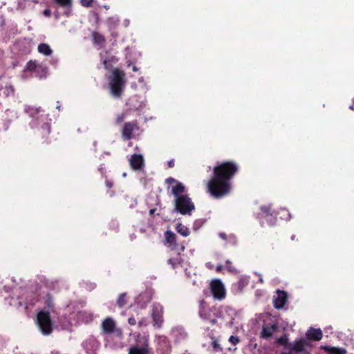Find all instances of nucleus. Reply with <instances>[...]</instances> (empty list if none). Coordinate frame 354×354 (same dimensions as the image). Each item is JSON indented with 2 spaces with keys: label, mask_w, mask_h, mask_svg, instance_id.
<instances>
[{
  "label": "nucleus",
  "mask_w": 354,
  "mask_h": 354,
  "mask_svg": "<svg viewBox=\"0 0 354 354\" xmlns=\"http://www.w3.org/2000/svg\"><path fill=\"white\" fill-rule=\"evenodd\" d=\"M210 289L214 299H223L226 296L225 287L220 279H214L210 283Z\"/></svg>",
  "instance_id": "6e6552de"
},
{
  "label": "nucleus",
  "mask_w": 354,
  "mask_h": 354,
  "mask_svg": "<svg viewBox=\"0 0 354 354\" xmlns=\"http://www.w3.org/2000/svg\"><path fill=\"white\" fill-rule=\"evenodd\" d=\"M179 262L177 259H169L167 260V263L169 265H171L173 268H175L176 265L178 264Z\"/></svg>",
  "instance_id": "c9c22d12"
},
{
  "label": "nucleus",
  "mask_w": 354,
  "mask_h": 354,
  "mask_svg": "<svg viewBox=\"0 0 354 354\" xmlns=\"http://www.w3.org/2000/svg\"><path fill=\"white\" fill-rule=\"evenodd\" d=\"M350 109H352V110H354L353 106H351Z\"/></svg>",
  "instance_id": "5fc2aeb1"
},
{
  "label": "nucleus",
  "mask_w": 354,
  "mask_h": 354,
  "mask_svg": "<svg viewBox=\"0 0 354 354\" xmlns=\"http://www.w3.org/2000/svg\"><path fill=\"white\" fill-rule=\"evenodd\" d=\"M138 326H139V327L142 326V322H141V321L139 322H138Z\"/></svg>",
  "instance_id": "8fccbe9b"
},
{
  "label": "nucleus",
  "mask_w": 354,
  "mask_h": 354,
  "mask_svg": "<svg viewBox=\"0 0 354 354\" xmlns=\"http://www.w3.org/2000/svg\"><path fill=\"white\" fill-rule=\"evenodd\" d=\"M219 236L223 239H227V236H226V234L225 233H220Z\"/></svg>",
  "instance_id": "c03bdc74"
},
{
  "label": "nucleus",
  "mask_w": 354,
  "mask_h": 354,
  "mask_svg": "<svg viewBox=\"0 0 354 354\" xmlns=\"http://www.w3.org/2000/svg\"><path fill=\"white\" fill-rule=\"evenodd\" d=\"M19 306H22V305H23L22 302H21V301H19Z\"/></svg>",
  "instance_id": "864d4df0"
},
{
  "label": "nucleus",
  "mask_w": 354,
  "mask_h": 354,
  "mask_svg": "<svg viewBox=\"0 0 354 354\" xmlns=\"http://www.w3.org/2000/svg\"><path fill=\"white\" fill-rule=\"evenodd\" d=\"M154 212H155V209H150V211H149V214H150L151 215H152V214H153Z\"/></svg>",
  "instance_id": "09e8293b"
},
{
  "label": "nucleus",
  "mask_w": 354,
  "mask_h": 354,
  "mask_svg": "<svg viewBox=\"0 0 354 354\" xmlns=\"http://www.w3.org/2000/svg\"><path fill=\"white\" fill-rule=\"evenodd\" d=\"M171 351L170 344L166 337H159L158 339L157 353L159 354H169Z\"/></svg>",
  "instance_id": "f8f14e48"
},
{
  "label": "nucleus",
  "mask_w": 354,
  "mask_h": 354,
  "mask_svg": "<svg viewBox=\"0 0 354 354\" xmlns=\"http://www.w3.org/2000/svg\"><path fill=\"white\" fill-rule=\"evenodd\" d=\"M131 167L134 170H141L144 166V159L142 155L134 153L129 159Z\"/></svg>",
  "instance_id": "4468645a"
},
{
  "label": "nucleus",
  "mask_w": 354,
  "mask_h": 354,
  "mask_svg": "<svg viewBox=\"0 0 354 354\" xmlns=\"http://www.w3.org/2000/svg\"><path fill=\"white\" fill-rule=\"evenodd\" d=\"M92 38L94 44L98 45L102 47L106 41L105 37L99 33L98 32L94 31L92 32Z\"/></svg>",
  "instance_id": "aec40b11"
},
{
  "label": "nucleus",
  "mask_w": 354,
  "mask_h": 354,
  "mask_svg": "<svg viewBox=\"0 0 354 354\" xmlns=\"http://www.w3.org/2000/svg\"><path fill=\"white\" fill-rule=\"evenodd\" d=\"M128 323L131 326H134L136 324V320L133 317H131L128 319Z\"/></svg>",
  "instance_id": "4c0bfd02"
},
{
  "label": "nucleus",
  "mask_w": 354,
  "mask_h": 354,
  "mask_svg": "<svg viewBox=\"0 0 354 354\" xmlns=\"http://www.w3.org/2000/svg\"><path fill=\"white\" fill-rule=\"evenodd\" d=\"M212 346L214 349V351H215V352H221L223 351V348H221L218 340H216V339H214L212 341Z\"/></svg>",
  "instance_id": "c85d7f7f"
},
{
  "label": "nucleus",
  "mask_w": 354,
  "mask_h": 354,
  "mask_svg": "<svg viewBox=\"0 0 354 354\" xmlns=\"http://www.w3.org/2000/svg\"><path fill=\"white\" fill-rule=\"evenodd\" d=\"M185 191L186 188L185 185L178 181L171 188V194L175 196V198L180 196H185Z\"/></svg>",
  "instance_id": "a211bd4d"
},
{
  "label": "nucleus",
  "mask_w": 354,
  "mask_h": 354,
  "mask_svg": "<svg viewBox=\"0 0 354 354\" xmlns=\"http://www.w3.org/2000/svg\"><path fill=\"white\" fill-rule=\"evenodd\" d=\"M291 239H292V241H294V240L295 239V235H292V236H291Z\"/></svg>",
  "instance_id": "3c124183"
},
{
  "label": "nucleus",
  "mask_w": 354,
  "mask_h": 354,
  "mask_svg": "<svg viewBox=\"0 0 354 354\" xmlns=\"http://www.w3.org/2000/svg\"><path fill=\"white\" fill-rule=\"evenodd\" d=\"M133 71L134 72H136V71H138V68L136 66H133Z\"/></svg>",
  "instance_id": "de8ad7c7"
},
{
  "label": "nucleus",
  "mask_w": 354,
  "mask_h": 354,
  "mask_svg": "<svg viewBox=\"0 0 354 354\" xmlns=\"http://www.w3.org/2000/svg\"><path fill=\"white\" fill-rule=\"evenodd\" d=\"M177 182L178 181L176 179H174V178H171V177L168 178L165 180V183L168 184V185L174 184V183L176 184Z\"/></svg>",
  "instance_id": "e433bc0d"
},
{
  "label": "nucleus",
  "mask_w": 354,
  "mask_h": 354,
  "mask_svg": "<svg viewBox=\"0 0 354 354\" xmlns=\"http://www.w3.org/2000/svg\"><path fill=\"white\" fill-rule=\"evenodd\" d=\"M198 314L201 319L215 325L217 322V309L215 306L209 307L204 299L199 302Z\"/></svg>",
  "instance_id": "423d86ee"
},
{
  "label": "nucleus",
  "mask_w": 354,
  "mask_h": 354,
  "mask_svg": "<svg viewBox=\"0 0 354 354\" xmlns=\"http://www.w3.org/2000/svg\"><path fill=\"white\" fill-rule=\"evenodd\" d=\"M281 354H292V353L291 352H290V353L282 352Z\"/></svg>",
  "instance_id": "603ef678"
},
{
  "label": "nucleus",
  "mask_w": 354,
  "mask_h": 354,
  "mask_svg": "<svg viewBox=\"0 0 354 354\" xmlns=\"http://www.w3.org/2000/svg\"><path fill=\"white\" fill-rule=\"evenodd\" d=\"M261 211L265 217L272 216L274 211L270 205H263L261 207Z\"/></svg>",
  "instance_id": "a878e982"
},
{
  "label": "nucleus",
  "mask_w": 354,
  "mask_h": 354,
  "mask_svg": "<svg viewBox=\"0 0 354 354\" xmlns=\"http://www.w3.org/2000/svg\"><path fill=\"white\" fill-rule=\"evenodd\" d=\"M276 342L278 344H280L288 348V345L290 343L288 342V338L286 335H284L283 336L277 338Z\"/></svg>",
  "instance_id": "bb28decb"
},
{
  "label": "nucleus",
  "mask_w": 354,
  "mask_h": 354,
  "mask_svg": "<svg viewBox=\"0 0 354 354\" xmlns=\"http://www.w3.org/2000/svg\"><path fill=\"white\" fill-rule=\"evenodd\" d=\"M41 129L44 135L48 136L50 133V125L48 123L43 124Z\"/></svg>",
  "instance_id": "c756f323"
},
{
  "label": "nucleus",
  "mask_w": 354,
  "mask_h": 354,
  "mask_svg": "<svg viewBox=\"0 0 354 354\" xmlns=\"http://www.w3.org/2000/svg\"><path fill=\"white\" fill-rule=\"evenodd\" d=\"M194 209V203L188 195L178 196L174 200L175 211L183 215H190Z\"/></svg>",
  "instance_id": "39448f33"
},
{
  "label": "nucleus",
  "mask_w": 354,
  "mask_h": 354,
  "mask_svg": "<svg viewBox=\"0 0 354 354\" xmlns=\"http://www.w3.org/2000/svg\"><path fill=\"white\" fill-rule=\"evenodd\" d=\"M105 184H106V186L109 189L111 188L113 185V183L111 181H109L108 180H106Z\"/></svg>",
  "instance_id": "a19ab883"
},
{
  "label": "nucleus",
  "mask_w": 354,
  "mask_h": 354,
  "mask_svg": "<svg viewBox=\"0 0 354 354\" xmlns=\"http://www.w3.org/2000/svg\"><path fill=\"white\" fill-rule=\"evenodd\" d=\"M28 297H30V299L27 300L24 304L26 309H28L29 306H34L37 301L33 292H30Z\"/></svg>",
  "instance_id": "cd10ccee"
},
{
  "label": "nucleus",
  "mask_w": 354,
  "mask_h": 354,
  "mask_svg": "<svg viewBox=\"0 0 354 354\" xmlns=\"http://www.w3.org/2000/svg\"><path fill=\"white\" fill-rule=\"evenodd\" d=\"M152 318L154 322V326L160 327L162 323V307L160 304H155L152 309Z\"/></svg>",
  "instance_id": "ddd939ff"
},
{
  "label": "nucleus",
  "mask_w": 354,
  "mask_h": 354,
  "mask_svg": "<svg viewBox=\"0 0 354 354\" xmlns=\"http://www.w3.org/2000/svg\"><path fill=\"white\" fill-rule=\"evenodd\" d=\"M25 71L30 72H39V71H41L44 73H45L46 68L41 65L37 64L36 62L30 60L26 64Z\"/></svg>",
  "instance_id": "6ab92c4d"
},
{
  "label": "nucleus",
  "mask_w": 354,
  "mask_h": 354,
  "mask_svg": "<svg viewBox=\"0 0 354 354\" xmlns=\"http://www.w3.org/2000/svg\"><path fill=\"white\" fill-rule=\"evenodd\" d=\"M229 341L230 342H231L233 345H236L239 342H240V339L238 337H235V336H230V339H229Z\"/></svg>",
  "instance_id": "f704fd0d"
},
{
  "label": "nucleus",
  "mask_w": 354,
  "mask_h": 354,
  "mask_svg": "<svg viewBox=\"0 0 354 354\" xmlns=\"http://www.w3.org/2000/svg\"><path fill=\"white\" fill-rule=\"evenodd\" d=\"M308 345L309 344L307 340L304 338H301L295 341L294 343L289 344L288 349L297 353L308 354V353L305 351V346Z\"/></svg>",
  "instance_id": "9d476101"
},
{
  "label": "nucleus",
  "mask_w": 354,
  "mask_h": 354,
  "mask_svg": "<svg viewBox=\"0 0 354 354\" xmlns=\"http://www.w3.org/2000/svg\"><path fill=\"white\" fill-rule=\"evenodd\" d=\"M43 14L45 17H50L51 16V11L49 9H45Z\"/></svg>",
  "instance_id": "ea45409f"
},
{
  "label": "nucleus",
  "mask_w": 354,
  "mask_h": 354,
  "mask_svg": "<svg viewBox=\"0 0 354 354\" xmlns=\"http://www.w3.org/2000/svg\"><path fill=\"white\" fill-rule=\"evenodd\" d=\"M277 296L274 298L273 305L276 309H281L283 308L288 301V294L284 290L277 291Z\"/></svg>",
  "instance_id": "9b49d317"
},
{
  "label": "nucleus",
  "mask_w": 354,
  "mask_h": 354,
  "mask_svg": "<svg viewBox=\"0 0 354 354\" xmlns=\"http://www.w3.org/2000/svg\"><path fill=\"white\" fill-rule=\"evenodd\" d=\"M326 351H328L330 354H346V351L344 348L337 347H324Z\"/></svg>",
  "instance_id": "5701e85b"
},
{
  "label": "nucleus",
  "mask_w": 354,
  "mask_h": 354,
  "mask_svg": "<svg viewBox=\"0 0 354 354\" xmlns=\"http://www.w3.org/2000/svg\"><path fill=\"white\" fill-rule=\"evenodd\" d=\"M185 250V247L182 246V250L183 251Z\"/></svg>",
  "instance_id": "6e6d98bb"
},
{
  "label": "nucleus",
  "mask_w": 354,
  "mask_h": 354,
  "mask_svg": "<svg viewBox=\"0 0 354 354\" xmlns=\"http://www.w3.org/2000/svg\"><path fill=\"white\" fill-rule=\"evenodd\" d=\"M223 269V266L222 265H218L216 268V271L217 272H221Z\"/></svg>",
  "instance_id": "79ce46f5"
},
{
  "label": "nucleus",
  "mask_w": 354,
  "mask_h": 354,
  "mask_svg": "<svg viewBox=\"0 0 354 354\" xmlns=\"http://www.w3.org/2000/svg\"><path fill=\"white\" fill-rule=\"evenodd\" d=\"M125 118H126L125 113H122L121 114L118 115V116L116 118V121H115L116 124H121L124 120Z\"/></svg>",
  "instance_id": "473e14b6"
},
{
  "label": "nucleus",
  "mask_w": 354,
  "mask_h": 354,
  "mask_svg": "<svg viewBox=\"0 0 354 354\" xmlns=\"http://www.w3.org/2000/svg\"><path fill=\"white\" fill-rule=\"evenodd\" d=\"M46 305L49 309L53 310L54 303L51 297L47 298V299L46 300Z\"/></svg>",
  "instance_id": "72a5a7b5"
},
{
  "label": "nucleus",
  "mask_w": 354,
  "mask_h": 354,
  "mask_svg": "<svg viewBox=\"0 0 354 354\" xmlns=\"http://www.w3.org/2000/svg\"><path fill=\"white\" fill-rule=\"evenodd\" d=\"M239 170L234 160L218 162L213 169L212 176L207 183V190L214 198L227 196L232 190V180Z\"/></svg>",
  "instance_id": "f257e3e1"
},
{
  "label": "nucleus",
  "mask_w": 354,
  "mask_h": 354,
  "mask_svg": "<svg viewBox=\"0 0 354 354\" xmlns=\"http://www.w3.org/2000/svg\"><path fill=\"white\" fill-rule=\"evenodd\" d=\"M127 293L124 292L120 295L117 300V305L119 308L124 307L127 304Z\"/></svg>",
  "instance_id": "b1692460"
},
{
  "label": "nucleus",
  "mask_w": 354,
  "mask_h": 354,
  "mask_svg": "<svg viewBox=\"0 0 354 354\" xmlns=\"http://www.w3.org/2000/svg\"><path fill=\"white\" fill-rule=\"evenodd\" d=\"M175 228L176 232L184 237H187L190 234L189 228L182 223L176 224Z\"/></svg>",
  "instance_id": "412c9836"
},
{
  "label": "nucleus",
  "mask_w": 354,
  "mask_h": 354,
  "mask_svg": "<svg viewBox=\"0 0 354 354\" xmlns=\"http://www.w3.org/2000/svg\"><path fill=\"white\" fill-rule=\"evenodd\" d=\"M168 165L169 167H174V160H170L169 162H168Z\"/></svg>",
  "instance_id": "37998d69"
},
{
  "label": "nucleus",
  "mask_w": 354,
  "mask_h": 354,
  "mask_svg": "<svg viewBox=\"0 0 354 354\" xmlns=\"http://www.w3.org/2000/svg\"><path fill=\"white\" fill-rule=\"evenodd\" d=\"M125 73L123 71L114 68L109 77V88L111 93L115 97H120L125 86Z\"/></svg>",
  "instance_id": "f03ea898"
},
{
  "label": "nucleus",
  "mask_w": 354,
  "mask_h": 354,
  "mask_svg": "<svg viewBox=\"0 0 354 354\" xmlns=\"http://www.w3.org/2000/svg\"><path fill=\"white\" fill-rule=\"evenodd\" d=\"M138 129V123L136 120L127 122L124 124L122 130V137L124 140H129L133 138V132Z\"/></svg>",
  "instance_id": "1a4fd4ad"
},
{
  "label": "nucleus",
  "mask_w": 354,
  "mask_h": 354,
  "mask_svg": "<svg viewBox=\"0 0 354 354\" xmlns=\"http://www.w3.org/2000/svg\"><path fill=\"white\" fill-rule=\"evenodd\" d=\"M226 269L231 273L236 272V268L232 266V263L229 260L226 261Z\"/></svg>",
  "instance_id": "2f4dec72"
},
{
  "label": "nucleus",
  "mask_w": 354,
  "mask_h": 354,
  "mask_svg": "<svg viewBox=\"0 0 354 354\" xmlns=\"http://www.w3.org/2000/svg\"><path fill=\"white\" fill-rule=\"evenodd\" d=\"M136 344L129 348L128 354H149V342L148 335L138 333L136 336Z\"/></svg>",
  "instance_id": "7ed1b4c3"
},
{
  "label": "nucleus",
  "mask_w": 354,
  "mask_h": 354,
  "mask_svg": "<svg viewBox=\"0 0 354 354\" xmlns=\"http://www.w3.org/2000/svg\"><path fill=\"white\" fill-rule=\"evenodd\" d=\"M167 243L171 250H176L178 244L176 243V235L171 231L167 230L165 233Z\"/></svg>",
  "instance_id": "f3484780"
},
{
  "label": "nucleus",
  "mask_w": 354,
  "mask_h": 354,
  "mask_svg": "<svg viewBox=\"0 0 354 354\" xmlns=\"http://www.w3.org/2000/svg\"><path fill=\"white\" fill-rule=\"evenodd\" d=\"M107 63H108L107 60H104V61L103 62V64H104V67H105L106 68H108V66H107Z\"/></svg>",
  "instance_id": "49530a36"
},
{
  "label": "nucleus",
  "mask_w": 354,
  "mask_h": 354,
  "mask_svg": "<svg viewBox=\"0 0 354 354\" xmlns=\"http://www.w3.org/2000/svg\"><path fill=\"white\" fill-rule=\"evenodd\" d=\"M37 76H39V77H42L44 76H46L47 73V68H46V73H44L41 71H35Z\"/></svg>",
  "instance_id": "58836bf2"
},
{
  "label": "nucleus",
  "mask_w": 354,
  "mask_h": 354,
  "mask_svg": "<svg viewBox=\"0 0 354 354\" xmlns=\"http://www.w3.org/2000/svg\"><path fill=\"white\" fill-rule=\"evenodd\" d=\"M55 3L63 8H71L73 1L72 0H53Z\"/></svg>",
  "instance_id": "393cba45"
},
{
  "label": "nucleus",
  "mask_w": 354,
  "mask_h": 354,
  "mask_svg": "<svg viewBox=\"0 0 354 354\" xmlns=\"http://www.w3.org/2000/svg\"><path fill=\"white\" fill-rule=\"evenodd\" d=\"M278 326L276 323L263 326L261 333V337L268 339L272 337L273 333L276 332Z\"/></svg>",
  "instance_id": "2eb2a0df"
},
{
  "label": "nucleus",
  "mask_w": 354,
  "mask_h": 354,
  "mask_svg": "<svg viewBox=\"0 0 354 354\" xmlns=\"http://www.w3.org/2000/svg\"><path fill=\"white\" fill-rule=\"evenodd\" d=\"M99 170H100V171L101 172L102 174H104V171H105L104 168L100 167V168H99Z\"/></svg>",
  "instance_id": "a18cd8bd"
},
{
  "label": "nucleus",
  "mask_w": 354,
  "mask_h": 354,
  "mask_svg": "<svg viewBox=\"0 0 354 354\" xmlns=\"http://www.w3.org/2000/svg\"><path fill=\"white\" fill-rule=\"evenodd\" d=\"M36 323L43 335H49L52 333L54 324L48 311H39L37 315Z\"/></svg>",
  "instance_id": "20e7f679"
},
{
  "label": "nucleus",
  "mask_w": 354,
  "mask_h": 354,
  "mask_svg": "<svg viewBox=\"0 0 354 354\" xmlns=\"http://www.w3.org/2000/svg\"><path fill=\"white\" fill-rule=\"evenodd\" d=\"M94 0H80V4L85 8L91 7Z\"/></svg>",
  "instance_id": "7c9ffc66"
},
{
  "label": "nucleus",
  "mask_w": 354,
  "mask_h": 354,
  "mask_svg": "<svg viewBox=\"0 0 354 354\" xmlns=\"http://www.w3.org/2000/svg\"><path fill=\"white\" fill-rule=\"evenodd\" d=\"M306 336L309 340L319 341L322 338L323 333L321 329L311 327L307 330Z\"/></svg>",
  "instance_id": "dca6fc26"
},
{
  "label": "nucleus",
  "mask_w": 354,
  "mask_h": 354,
  "mask_svg": "<svg viewBox=\"0 0 354 354\" xmlns=\"http://www.w3.org/2000/svg\"><path fill=\"white\" fill-rule=\"evenodd\" d=\"M101 328L104 334H114L119 338L123 336L122 328L117 327L116 322L112 317L105 318L101 324Z\"/></svg>",
  "instance_id": "0eeeda50"
},
{
  "label": "nucleus",
  "mask_w": 354,
  "mask_h": 354,
  "mask_svg": "<svg viewBox=\"0 0 354 354\" xmlns=\"http://www.w3.org/2000/svg\"><path fill=\"white\" fill-rule=\"evenodd\" d=\"M38 51L39 53L44 55H50L53 53V50H51L50 47L49 45H48L47 44H44V43H42V44H40L39 46H38Z\"/></svg>",
  "instance_id": "4be33fe9"
}]
</instances>
